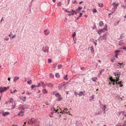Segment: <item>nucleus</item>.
<instances>
[{"mask_svg": "<svg viewBox=\"0 0 126 126\" xmlns=\"http://www.w3.org/2000/svg\"><path fill=\"white\" fill-rule=\"evenodd\" d=\"M10 113L9 112H3L2 114V115L3 116H5L6 115L9 114Z\"/></svg>", "mask_w": 126, "mask_h": 126, "instance_id": "nucleus-10", "label": "nucleus"}, {"mask_svg": "<svg viewBox=\"0 0 126 126\" xmlns=\"http://www.w3.org/2000/svg\"><path fill=\"white\" fill-rule=\"evenodd\" d=\"M15 105H16L15 104L14 105H12V108L13 109H14L15 108Z\"/></svg>", "mask_w": 126, "mask_h": 126, "instance_id": "nucleus-56", "label": "nucleus"}, {"mask_svg": "<svg viewBox=\"0 0 126 126\" xmlns=\"http://www.w3.org/2000/svg\"><path fill=\"white\" fill-rule=\"evenodd\" d=\"M76 35V33L75 32H74L72 35V36L73 37H74V36H75Z\"/></svg>", "mask_w": 126, "mask_h": 126, "instance_id": "nucleus-50", "label": "nucleus"}, {"mask_svg": "<svg viewBox=\"0 0 126 126\" xmlns=\"http://www.w3.org/2000/svg\"><path fill=\"white\" fill-rule=\"evenodd\" d=\"M9 38H5L4 39V40H6V41H8L9 40Z\"/></svg>", "mask_w": 126, "mask_h": 126, "instance_id": "nucleus-64", "label": "nucleus"}, {"mask_svg": "<svg viewBox=\"0 0 126 126\" xmlns=\"http://www.w3.org/2000/svg\"><path fill=\"white\" fill-rule=\"evenodd\" d=\"M19 113H20L21 114H23V115L24 112L23 111H20Z\"/></svg>", "mask_w": 126, "mask_h": 126, "instance_id": "nucleus-49", "label": "nucleus"}, {"mask_svg": "<svg viewBox=\"0 0 126 126\" xmlns=\"http://www.w3.org/2000/svg\"><path fill=\"white\" fill-rule=\"evenodd\" d=\"M62 67V65H58V69H60Z\"/></svg>", "mask_w": 126, "mask_h": 126, "instance_id": "nucleus-39", "label": "nucleus"}, {"mask_svg": "<svg viewBox=\"0 0 126 126\" xmlns=\"http://www.w3.org/2000/svg\"><path fill=\"white\" fill-rule=\"evenodd\" d=\"M20 99L23 101H24L26 99V96H22L20 97Z\"/></svg>", "mask_w": 126, "mask_h": 126, "instance_id": "nucleus-8", "label": "nucleus"}, {"mask_svg": "<svg viewBox=\"0 0 126 126\" xmlns=\"http://www.w3.org/2000/svg\"><path fill=\"white\" fill-rule=\"evenodd\" d=\"M19 77H18V76H16L15 77L13 80V81L15 82L18 79H19Z\"/></svg>", "mask_w": 126, "mask_h": 126, "instance_id": "nucleus-12", "label": "nucleus"}, {"mask_svg": "<svg viewBox=\"0 0 126 126\" xmlns=\"http://www.w3.org/2000/svg\"><path fill=\"white\" fill-rule=\"evenodd\" d=\"M67 75H66L64 77V79H65L67 80Z\"/></svg>", "mask_w": 126, "mask_h": 126, "instance_id": "nucleus-46", "label": "nucleus"}, {"mask_svg": "<svg viewBox=\"0 0 126 126\" xmlns=\"http://www.w3.org/2000/svg\"><path fill=\"white\" fill-rule=\"evenodd\" d=\"M101 37H102L103 38L102 39H101V40H102L103 39H104L105 40H106V34H105L104 35H103L100 36V38Z\"/></svg>", "mask_w": 126, "mask_h": 126, "instance_id": "nucleus-9", "label": "nucleus"}, {"mask_svg": "<svg viewBox=\"0 0 126 126\" xmlns=\"http://www.w3.org/2000/svg\"><path fill=\"white\" fill-rule=\"evenodd\" d=\"M6 90V89L5 88V87L3 88L0 87V92L1 93H2L4 91Z\"/></svg>", "mask_w": 126, "mask_h": 126, "instance_id": "nucleus-6", "label": "nucleus"}, {"mask_svg": "<svg viewBox=\"0 0 126 126\" xmlns=\"http://www.w3.org/2000/svg\"><path fill=\"white\" fill-rule=\"evenodd\" d=\"M120 52V50H116L115 51V52L116 53H118Z\"/></svg>", "mask_w": 126, "mask_h": 126, "instance_id": "nucleus-42", "label": "nucleus"}, {"mask_svg": "<svg viewBox=\"0 0 126 126\" xmlns=\"http://www.w3.org/2000/svg\"><path fill=\"white\" fill-rule=\"evenodd\" d=\"M26 94H27L28 95H29L31 94V93H29L28 92H27L26 93Z\"/></svg>", "mask_w": 126, "mask_h": 126, "instance_id": "nucleus-59", "label": "nucleus"}, {"mask_svg": "<svg viewBox=\"0 0 126 126\" xmlns=\"http://www.w3.org/2000/svg\"><path fill=\"white\" fill-rule=\"evenodd\" d=\"M48 62L49 63H51L52 62V60L51 59L49 58L48 59Z\"/></svg>", "mask_w": 126, "mask_h": 126, "instance_id": "nucleus-37", "label": "nucleus"}, {"mask_svg": "<svg viewBox=\"0 0 126 126\" xmlns=\"http://www.w3.org/2000/svg\"><path fill=\"white\" fill-rule=\"evenodd\" d=\"M91 98H92V99H90V101H92V100H93V99H94V95H92V96H91Z\"/></svg>", "mask_w": 126, "mask_h": 126, "instance_id": "nucleus-28", "label": "nucleus"}, {"mask_svg": "<svg viewBox=\"0 0 126 126\" xmlns=\"http://www.w3.org/2000/svg\"><path fill=\"white\" fill-rule=\"evenodd\" d=\"M27 83L28 84H32V80H29L27 82Z\"/></svg>", "mask_w": 126, "mask_h": 126, "instance_id": "nucleus-35", "label": "nucleus"}, {"mask_svg": "<svg viewBox=\"0 0 126 126\" xmlns=\"http://www.w3.org/2000/svg\"><path fill=\"white\" fill-rule=\"evenodd\" d=\"M82 8V7H79L78 8V9L79 10H80Z\"/></svg>", "mask_w": 126, "mask_h": 126, "instance_id": "nucleus-61", "label": "nucleus"}, {"mask_svg": "<svg viewBox=\"0 0 126 126\" xmlns=\"http://www.w3.org/2000/svg\"><path fill=\"white\" fill-rule=\"evenodd\" d=\"M106 28H104L103 29L100 30L102 32H105V30H107V25H106Z\"/></svg>", "mask_w": 126, "mask_h": 126, "instance_id": "nucleus-7", "label": "nucleus"}, {"mask_svg": "<svg viewBox=\"0 0 126 126\" xmlns=\"http://www.w3.org/2000/svg\"><path fill=\"white\" fill-rule=\"evenodd\" d=\"M99 6L100 7H103V4H99Z\"/></svg>", "mask_w": 126, "mask_h": 126, "instance_id": "nucleus-41", "label": "nucleus"}, {"mask_svg": "<svg viewBox=\"0 0 126 126\" xmlns=\"http://www.w3.org/2000/svg\"><path fill=\"white\" fill-rule=\"evenodd\" d=\"M42 91L43 93L45 94L47 93V91L45 89H43L42 90Z\"/></svg>", "mask_w": 126, "mask_h": 126, "instance_id": "nucleus-23", "label": "nucleus"}, {"mask_svg": "<svg viewBox=\"0 0 126 126\" xmlns=\"http://www.w3.org/2000/svg\"><path fill=\"white\" fill-rule=\"evenodd\" d=\"M37 86L35 85H32L31 86V88L32 89H33L34 87H37Z\"/></svg>", "mask_w": 126, "mask_h": 126, "instance_id": "nucleus-30", "label": "nucleus"}, {"mask_svg": "<svg viewBox=\"0 0 126 126\" xmlns=\"http://www.w3.org/2000/svg\"><path fill=\"white\" fill-rule=\"evenodd\" d=\"M55 76L57 78H59L60 76L59 74L58 73H56L55 74Z\"/></svg>", "mask_w": 126, "mask_h": 126, "instance_id": "nucleus-31", "label": "nucleus"}, {"mask_svg": "<svg viewBox=\"0 0 126 126\" xmlns=\"http://www.w3.org/2000/svg\"><path fill=\"white\" fill-rule=\"evenodd\" d=\"M32 119H31V120H30L28 122V123H29V124L31 125H32L33 124V123H33V121H32Z\"/></svg>", "mask_w": 126, "mask_h": 126, "instance_id": "nucleus-17", "label": "nucleus"}, {"mask_svg": "<svg viewBox=\"0 0 126 126\" xmlns=\"http://www.w3.org/2000/svg\"><path fill=\"white\" fill-rule=\"evenodd\" d=\"M118 53H115V57L117 58H118Z\"/></svg>", "mask_w": 126, "mask_h": 126, "instance_id": "nucleus-44", "label": "nucleus"}, {"mask_svg": "<svg viewBox=\"0 0 126 126\" xmlns=\"http://www.w3.org/2000/svg\"><path fill=\"white\" fill-rule=\"evenodd\" d=\"M9 100H10V102H9V103H13V102H14L13 99V98H10Z\"/></svg>", "mask_w": 126, "mask_h": 126, "instance_id": "nucleus-24", "label": "nucleus"}, {"mask_svg": "<svg viewBox=\"0 0 126 126\" xmlns=\"http://www.w3.org/2000/svg\"><path fill=\"white\" fill-rule=\"evenodd\" d=\"M103 108L104 109V111H107L108 110V109L107 108L106 105H104L103 106Z\"/></svg>", "mask_w": 126, "mask_h": 126, "instance_id": "nucleus-13", "label": "nucleus"}, {"mask_svg": "<svg viewBox=\"0 0 126 126\" xmlns=\"http://www.w3.org/2000/svg\"><path fill=\"white\" fill-rule=\"evenodd\" d=\"M103 23L102 21H100L99 23V26L100 27L102 26H103Z\"/></svg>", "mask_w": 126, "mask_h": 126, "instance_id": "nucleus-18", "label": "nucleus"}, {"mask_svg": "<svg viewBox=\"0 0 126 126\" xmlns=\"http://www.w3.org/2000/svg\"><path fill=\"white\" fill-rule=\"evenodd\" d=\"M96 12H97V10L95 9H93V12L94 13H95Z\"/></svg>", "mask_w": 126, "mask_h": 126, "instance_id": "nucleus-45", "label": "nucleus"}, {"mask_svg": "<svg viewBox=\"0 0 126 126\" xmlns=\"http://www.w3.org/2000/svg\"><path fill=\"white\" fill-rule=\"evenodd\" d=\"M90 50L91 51V52L92 53H93L94 51V49L93 46H92L90 48Z\"/></svg>", "mask_w": 126, "mask_h": 126, "instance_id": "nucleus-21", "label": "nucleus"}, {"mask_svg": "<svg viewBox=\"0 0 126 126\" xmlns=\"http://www.w3.org/2000/svg\"><path fill=\"white\" fill-rule=\"evenodd\" d=\"M65 84L64 83H63L60 84L58 87L59 89L60 90H61L62 89L63 87L65 85Z\"/></svg>", "mask_w": 126, "mask_h": 126, "instance_id": "nucleus-3", "label": "nucleus"}, {"mask_svg": "<svg viewBox=\"0 0 126 126\" xmlns=\"http://www.w3.org/2000/svg\"><path fill=\"white\" fill-rule=\"evenodd\" d=\"M55 95L57 97L58 99H57V101H59L60 100H61L62 99V97H61V95L59 94V93H58L57 94H55Z\"/></svg>", "mask_w": 126, "mask_h": 126, "instance_id": "nucleus-4", "label": "nucleus"}, {"mask_svg": "<svg viewBox=\"0 0 126 126\" xmlns=\"http://www.w3.org/2000/svg\"><path fill=\"white\" fill-rule=\"evenodd\" d=\"M49 77L51 78H53L54 77V76L51 73L50 74Z\"/></svg>", "mask_w": 126, "mask_h": 126, "instance_id": "nucleus-26", "label": "nucleus"}, {"mask_svg": "<svg viewBox=\"0 0 126 126\" xmlns=\"http://www.w3.org/2000/svg\"><path fill=\"white\" fill-rule=\"evenodd\" d=\"M119 21H119L118 20V21H116L115 22L116 23L115 24H116L115 25V26H116L119 23Z\"/></svg>", "mask_w": 126, "mask_h": 126, "instance_id": "nucleus-34", "label": "nucleus"}, {"mask_svg": "<svg viewBox=\"0 0 126 126\" xmlns=\"http://www.w3.org/2000/svg\"><path fill=\"white\" fill-rule=\"evenodd\" d=\"M19 108L20 109L22 110H23L24 109V108L23 106H21V107H19Z\"/></svg>", "mask_w": 126, "mask_h": 126, "instance_id": "nucleus-40", "label": "nucleus"}, {"mask_svg": "<svg viewBox=\"0 0 126 126\" xmlns=\"http://www.w3.org/2000/svg\"><path fill=\"white\" fill-rule=\"evenodd\" d=\"M94 43L95 45V46H96L97 45V43L96 42H94V41L93 42Z\"/></svg>", "mask_w": 126, "mask_h": 126, "instance_id": "nucleus-57", "label": "nucleus"}, {"mask_svg": "<svg viewBox=\"0 0 126 126\" xmlns=\"http://www.w3.org/2000/svg\"><path fill=\"white\" fill-rule=\"evenodd\" d=\"M125 2L126 4V5L124 6V5H122L121 6L122 8H124L125 9L126 8V4L125 3Z\"/></svg>", "mask_w": 126, "mask_h": 126, "instance_id": "nucleus-33", "label": "nucleus"}, {"mask_svg": "<svg viewBox=\"0 0 126 126\" xmlns=\"http://www.w3.org/2000/svg\"><path fill=\"white\" fill-rule=\"evenodd\" d=\"M77 1L76 0H74L73 2V3L74 4H77Z\"/></svg>", "mask_w": 126, "mask_h": 126, "instance_id": "nucleus-55", "label": "nucleus"}, {"mask_svg": "<svg viewBox=\"0 0 126 126\" xmlns=\"http://www.w3.org/2000/svg\"><path fill=\"white\" fill-rule=\"evenodd\" d=\"M41 84V86L42 85H45L44 83V82H40Z\"/></svg>", "mask_w": 126, "mask_h": 126, "instance_id": "nucleus-38", "label": "nucleus"}, {"mask_svg": "<svg viewBox=\"0 0 126 126\" xmlns=\"http://www.w3.org/2000/svg\"><path fill=\"white\" fill-rule=\"evenodd\" d=\"M45 34L46 35H48L49 33V31L47 30H46L44 31Z\"/></svg>", "mask_w": 126, "mask_h": 126, "instance_id": "nucleus-11", "label": "nucleus"}, {"mask_svg": "<svg viewBox=\"0 0 126 126\" xmlns=\"http://www.w3.org/2000/svg\"><path fill=\"white\" fill-rule=\"evenodd\" d=\"M61 4H62V3H61V2H59L57 3V6H61Z\"/></svg>", "mask_w": 126, "mask_h": 126, "instance_id": "nucleus-36", "label": "nucleus"}, {"mask_svg": "<svg viewBox=\"0 0 126 126\" xmlns=\"http://www.w3.org/2000/svg\"><path fill=\"white\" fill-rule=\"evenodd\" d=\"M112 5L113 6H118L119 5V4L118 3H116L115 2H113V3Z\"/></svg>", "mask_w": 126, "mask_h": 126, "instance_id": "nucleus-29", "label": "nucleus"}, {"mask_svg": "<svg viewBox=\"0 0 126 126\" xmlns=\"http://www.w3.org/2000/svg\"><path fill=\"white\" fill-rule=\"evenodd\" d=\"M65 11H66V12H67L69 13H71V11L69 12V11H67V10H65Z\"/></svg>", "mask_w": 126, "mask_h": 126, "instance_id": "nucleus-62", "label": "nucleus"}, {"mask_svg": "<svg viewBox=\"0 0 126 126\" xmlns=\"http://www.w3.org/2000/svg\"><path fill=\"white\" fill-rule=\"evenodd\" d=\"M77 10V11H76L75 10H72L71 12H73L74 13V14H77V13H79V12H77V10Z\"/></svg>", "mask_w": 126, "mask_h": 126, "instance_id": "nucleus-16", "label": "nucleus"}, {"mask_svg": "<svg viewBox=\"0 0 126 126\" xmlns=\"http://www.w3.org/2000/svg\"><path fill=\"white\" fill-rule=\"evenodd\" d=\"M115 58L114 57H113L111 58V61L112 62H113V61L115 60Z\"/></svg>", "mask_w": 126, "mask_h": 126, "instance_id": "nucleus-32", "label": "nucleus"}, {"mask_svg": "<svg viewBox=\"0 0 126 126\" xmlns=\"http://www.w3.org/2000/svg\"><path fill=\"white\" fill-rule=\"evenodd\" d=\"M100 114V113L99 112H98V113H95V114H94V115H96L97 114Z\"/></svg>", "mask_w": 126, "mask_h": 126, "instance_id": "nucleus-52", "label": "nucleus"}, {"mask_svg": "<svg viewBox=\"0 0 126 126\" xmlns=\"http://www.w3.org/2000/svg\"><path fill=\"white\" fill-rule=\"evenodd\" d=\"M97 32L100 35L101 33L102 32L101 31H100V30L98 31Z\"/></svg>", "mask_w": 126, "mask_h": 126, "instance_id": "nucleus-48", "label": "nucleus"}, {"mask_svg": "<svg viewBox=\"0 0 126 126\" xmlns=\"http://www.w3.org/2000/svg\"><path fill=\"white\" fill-rule=\"evenodd\" d=\"M41 84L40 82V83H38L37 86V87H40L41 86Z\"/></svg>", "mask_w": 126, "mask_h": 126, "instance_id": "nucleus-53", "label": "nucleus"}, {"mask_svg": "<svg viewBox=\"0 0 126 126\" xmlns=\"http://www.w3.org/2000/svg\"><path fill=\"white\" fill-rule=\"evenodd\" d=\"M120 74V72L118 70H117L116 72L114 73V74L116 78V79H113L111 77L110 79V81L109 82V84L110 85L112 84L113 85H115V82L116 84H117V81H119V78Z\"/></svg>", "mask_w": 126, "mask_h": 126, "instance_id": "nucleus-1", "label": "nucleus"}, {"mask_svg": "<svg viewBox=\"0 0 126 126\" xmlns=\"http://www.w3.org/2000/svg\"><path fill=\"white\" fill-rule=\"evenodd\" d=\"M56 65H57V64H54L53 65V67L54 68H55L56 67Z\"/></svg>", "mask_w": 126, "mask_h": 126, "instance_id": "nucleus-43", "label": "nucleus"}, {"mask_svg": "<svg viewBox=\"0 0 126 126\" xmlns=\"http://www.w3.org/2000/svg\"><path fill=\"white\" fill-rule=\"evenodd\" d=\"M97 79V78L96 77H95V78H92V80L94 81V82H96V79Z\"/></svg>", "mask_w": 126, "mask_h": 126, "instance_id": "nucleus-25", "label": "nucleus"}, {"mask_svg": "<svg viewBox=\"0 0 126 126\" xmlns=\"http://www.w3.org/2000/svg\"><path fill=\"white\" fill-rule=\"evenodd\" d=\"M49 48L47 46H45L42 48L43 51L45 52H48V51Z\"/></svg>", "mask_w": 126, "mask_h": 126, "instance_id": "nucleus-2", "label": "nucleus"}, {"mask_svg": "<svg viewBox=\"0 0 126 126\" xmlns=\"http://www.w3.org/2000/svg\"><path fill=\"white\" fill-rule=\"evenodd\" d=\"M58 109H57L56 110L55 109H54L53 111H52L51 112V114L52 115L54 112H55V111H56V112H57L58 111Z\"/></svg>", "mask_w": 126, "mask_h": 126, "instance_id": "nucleus-19", "label": "nucleus"}, {"mask_svg": "<svg viewBox=\"0 0 126 126\" xmlns=\"http://www.w3.org/2000/svg\"><path fill=\"white\" fill-rule=\"evenodd\" d=\"M79 94H81H81H83V95H84V93H83V92L82 91H80L79 92Z\"/></svg>", "mask_w": 126, "mask_h": 126, "instance_id": "nucleus-47", "label": "nucleus"}, {"mask_svg": "<svg viewBox=\"0 0 126 126\" xmlns=\"http://www.w3.org/2000/svg\"><path fill=\"white\" fill-rule=\"evenodd\" d=\"M33 123H33V124H34L35 125H36V122L35 121H33Z\"/></svg>", "mask_w": 126, "mask_h": 126, "instance_id": "nucleus-60", "label": "nucleus"}, {"mask_svg": "<svg viewBox=\"0 0 126 126\" xmlns=\"http://www.w3.org/2000/svg\"><path fill=\"white\" fill-rule=\"evenodd\" d=\"M75 95H78L79 96H80L81 95L79 93H78L76 92H75Z\"/></svg>", "mask_w": 126, "mask_h": 126, "instance_id": "nucleus-27", "label": "nucleus"}, {"mask_svg": "<svg viewBox=\"0 0 126 126\" xmlns=\"http://www.w3.org/2000/svg\"><path fill=\"white\" fill-rule=\"evenodd\" d=\"M45 104L47 105H49V104H48V102L47 101L45 102Z\"/></svg>", "mask_w": 126, "mask_h": 126, "instance_id": "nucleus-63", "label": "nucleus"}, {"mask_svg": "<svg viewBox=\"0 0 126 126\" xmlns=\"http://www.w3.org/2000/svg\"><path fill=\"white\" fill-rule=\"evenodd\" d=\"M123 41L122 40L121 41H120L119 42V46H121L123 45Z\"/></svg>", "mask_w": 126, "mask_h": 126, "instance_id": "nucleus-20", "label": "nucleus"}, {"mask_svg": "<svg viewBox=\"0 0 126 126\" xmlns=\"http://www.w3.org/2000/svg\"><path fill=\"white\" fill-rule=\"evenodd\" d=\"M46 85L48 87H52L53 86V85L51 84L50 83H47Z\"/></svg>", "mask_w": 126, "mask_h": 126, "instance_id": "nucleus-15", "label": "nucleus"}, {"mask_svg": "<svg viewBox=\"0 0 126 126\" xmlns=\"http://www.w3.org/2000/svg\"><path fill=\"white\" fill-rule=\"evenodd\" d=\"M17 115L22 116H23V114H21L20 113H19L17 114Z\"/></svg>", "mask_w": 126, "mask_h": 126, "instance_id": "nucleus-51", "label": "nucleus"}, {"mask_svg": "<svg viewBox=\"0 0 126 126\" xmlns=\"http://www.w3.org/2000/svg\"><path fill=\"white\" fill-rule=\"evenodd\" d=\"M96 26L94 24V27L93 28V29H96Z\"/></svg>", "mask_w": 126, "mask_h": 126, "instance_id": "nucleus-54", "label": "nucleus"}, {"mask_svg": "<svg viewBox=\"0 0 126 126\" xmlns=\"http://www.w3.org/2000/svg\"><path fill=\"white\" fill-rule=\"evenodd\" d=\"M16 36V35H14L12 37H11V39H13L14 37Z\"/></svg>", "mask_w": 126, "mask_h": 126, "instance_id": "nucleus-58", "label": "nucleus"}, {"mask_svg": "<svg viewBox=\"0 0 126 126\" xmlns=\"http://www.w3.org/2000/svg\"><path fill=\"white\" fill-rule=\"evenodd\" d=\"M117 67L118 68H121V65L120 63H118L117 64Z\"/></svg>", "mask_w": 126, "mask_h": 126, "instance_id": "nucleus-22", "label": "nucleus"}, {"mask_svg": "<svg viewBox=\"0 0 126 126\" xmlns=\"http://www.w3.org/2000/svg\"><path fill=\"white\" fill-rule=\"evenodd\" d=\"M122 81H121L119 82L118 83H117V84H116V83L115 82V84H116V85H117V88H119V87H122L123 86V85L121 84L122 83Z\"/></svg>", "mask_w": 126, "mask_h": 126, "instance_id": "nucleus-5", "label": "nucleus"}, {"mask_svg": "<svg viewBox=\"0 0 126 126\" xmlns=\"http://www.w3.org/2000/svg\"><path fill=\"white\" fill-rule=\"evenodd\" d=\"M104 71V69H103L100 71V73H98L97 75V76L98 77H99L101 75L102 73V72Z\"/></svg>", "mask_w": 126, "mask_h": 126, "instance_id": "nucleus-14", "label": "nucleus"}]
</instances>
